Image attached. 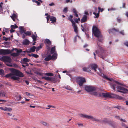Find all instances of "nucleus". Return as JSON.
I'll return each mask as SVG.
<instances>
[{"instance_id": "obj_46", "label": "nucleus", "mask_w": 128, "mask_h": 128, "mask_svg": "<svg viewBox=\"0 0 128 128\" xmlns=\"http://www.w3.org/2000/svg\"><path fill=\"white\" fill-rule=\"evenodd\" d=\"M4 73V70L2 69H0V74L2 75Z\"/></svg>"}, {"instance_id": "obj_7", "label": "nucleus", "mask_w": 128, "mask_h": 128, "mask_svg": "<svg viewBox=\"0 0 128 128\" xmlns=\"http://www.w3.org/2000/svg\"><path fill=\"white\" fill-rule=\"evenodd\" d=\"M76 80L77 83L80 86H82L83 83L86 82L85 79L80 77L77 78Z\"/></svg>"}, {"instance_id": "obj_32", "label": "nucleus", "mask_w": 128, "mask_h": 128, "mask_svg": "<svg viewBox=\"0 0 128 128\" xmlns=\"http://www.w3.org/2000/svg\"><path fill=\"white\" fill-rule=\"evenodd\" d=\"M12 76V73H10L6 74V76H5V77L7 78H8L10 77H11V78Z\"/></svg>"}, {"instance_id": "obj_12", "label": "nucleus", "mask_w": 128, "mask_h": 128, "mask_svg": "<svg viewBox=\"0 0 128 128\" xmlns=\"http://www.w3.org/2000/svg\"><path fill=\"white\" fill-rule=\"evenodd\" d=\"M0 109L1 110L6 111H11L12 110L11 108H8L6 107L3 108L2 107H1L0 108Z\"/></svg>"}, {"instance_id": "obj_35", "label": "nucleus", "mask_w": 128, "mask_h": 128, "mask_svg": "<svg viewBox=\"0 0 128 128\" xmlns=\"http://www.w3.org/2000/svg\"><path fill=\"white\" fill-rule=\"evenodd\" d=\"M0 96L2 97L6 96V94L4 92H0Z\"/></svg>"}, {"instance_id": "obj_16", "label": "nucleus", "mask_w": 128, "mask_h": 128, "mask_svg": "<svg viewBox=\"0 0 128 128\" xmlns=\"http://www.w3.org/2000/svg\"><path fill=\"white\" fill-rule=\"evenodd\" d=\"M90 67L92 69L94 70L95 72H96V69L97 68L98 66L96 64H92L90 66Z\"/></svg>"}, {"instance_id": "obj_41", "label": "nucleus", "mask_w": 128, "mask_h": 128, "mask_svg": "<svg viewBox=\"0 0 128 128\" xmlns=\"http://www.w3.org/2000/svg\"><path fill=\"white\" fill-rule=\"evenodd\" d=\"M40 123L44 125L45 126H46L47 124V123L46 122L43 121H41L40 122Z\"/></svg>"}, {"instance_id": "obj_2", "label": "nucleus", "mask_w": 128, "mask_h": 128, "mask_svg": "<svg viewBox=\"0 0 128 128\" xmlns=\"http://www.w3.org/2000/svg\"><path fill=\"white\" fill-rule=\"evenodd\" d=\"M94 96L102 97V96L105 98H114L116 99L120 100H122L124 98L118 95L114 94H110V93H98L97 92H93L92 94Z\"/></svg>"}, {"instance_id": "obj_10", "label": "nucleus", "mask_w": 128, "mask_h": 128, "mask_svg": "<svg viewBox=\"0 0 128 128\" xmlns=\"http://www.w3.org/2000/svg\"><path fill=\"white\" fill-rule=\"evenodd\" d=\"M87 20V17L86 15H84L83 16L82 18L81 19V22L82 23L86 22Z\"/></svg>"}, {"instance_id": "obj_58", "label": "nucleus", "mask_w": 128, "mask_h": 128, "mask_svg": "<svg viewBox=\"0 0 128 128\" xmlns=\"http://www.w3.org/2000/svg\"><path fill=\"white\" fill-rule=\"evenodd\" d=\"M12 55L13 56H16L17 54L15 53H14L12 54Z\"/></svg>"}, {"instance_id": "obj_49", "label": "nucleus", "mask_w": 128, "mask_h": 128, "mask_svg": "<svg viewBox=\"0 0 128 128\" xmlns=\"http://www.w3.org/2000/svg\"><path fill=\"white\" fill-rule=\"evenodd\" d=\"M117 22H119V23H120V22L121 21V19H120V18H117Z\"/></svg>"}, {"instance_id": "obj_28", "label": "nucleus", "mask_w": 128, "mask_h": 128, "mask_svg": "<svg viewBox=\"0 0 128 128\" xmlns=\"http://www.w3.org/2000/svg\"><path fill=\"white\" fill-rule=\"evenodd\" d=\"M55 50V46L52 47L51 49L50 54H54V52Z\"/></svg>"}, {"instance_id": "obj_45", "label": "nucleus", "mask_w": 128, "mask_h": 128, "mask_svg": "<svg viewBox=\"0 0 128 128\" xmlns=\"http://www.w3.org/2000/svg\"><path fill=\"white\" fill-rule=\"evenodd\" d=\"M34 57L35 58H37L39 56L37 54H33L32 56Z\"/></svg>"}, {"instance_id": "obj_55", "label": "nucleus", "mask_w": 128, "mask_h": 128, "mask_svg": "<svg viewBox=\"0 0 128 128\" xmlns=\"http://www.w3.org/2000/svg\"><path fill=\"white\" fill-rule=\"evenodd\" d=\"M126 3H122V8H125V5H126Z\"/></svg>"}, {"instance_id": "obj_25", "label": "nucleus", "mask_w": 128, "mask_h": 128, "mask_svg": "<svg viewBox=\"0 0 128 128\" xmlns=\"http://www.w3.org/2000/svg\"><path fill=\"white\" fill-rule=\"evenodd\" d=\"M23 44H24L25 45H28L29 44V41L28 40L26 39L24 41Z\"/></svg>"}, {"instance_id": "obj_57", "label": "nucleus", "mask_w": 128, "mask_h": 128, "mask_svg": "<svg viewBox=\"0 0 128 128\" xmlns=\"http://www.w3.org/2000/svg\"><path fill=\"white\" fill-rule=\"evenodd\" d=\"M35 3H36L37 4V5L38 6H39V5H40V2H38V1H36V2Z\"/></svg>"}, {"instance_id": "obj_21", "label": "nucleus", "mask_w": 128, "mask_h": 128, "mask_svg": "<svg viewBox=\"0 0 128 128\" xmlns=\"http://www.w3.org/2000/svg\"><path fill=\"white\" fill-rule=\"evenodd\" d=\"M43 46V44H40L39 45V46L38 47H37L36 48V51L37 52L40 49H41L42 48Z\"/></svg>"}, {"instance_id": "obj_22", "label": "nucleus", "mask_w": 128, "mask_h": 128, "mask_svg": "<svg viewBox=\"0 0 128 128\" xmlns=\"http://www.w3.org/2000/svg\"><path fill=\"white\" fill-rule=\"evenodd\" d=\"M44 60L46 61H48L50 60H52L51 55L49 54L47 57H46L44 59Z\"/></svg>"}, {"instance_id": "obj_63", "label": "nucleus", "mask_w": 128, "mask_h": 128, "mask_svg": "<svg viewBox=\"0 0 128 128\" xmlns=\"http://www.w3.org/2000/svg\"><path fill=\"white\" fill-rule=\"evenodd\" d=\"M84 14L87 15L88 16L89 15V14L88 13V12H84Z\"/></svg>"}, {"instance_id": "obj_40", "label": "nucleus", "mask_w": 128, "mask_h": 128, "mask_svg": "<svg viewBox=\"0 0 128 128\" xmlns=\"http://www.w3.org/2000/svg\"><path fill=\"white\" fill-rule=\"evenodd\" d=\"M93 14L95 15L96 17V18H98L99 16V14L98 12L97 14L95 12H94Z\"/></svg>"}, {"instance_id": "obj_15", "label": "nucleus", "mask_w": 128, "mask_h": 128, "mask_svg": "<svg viewBox=\"0 0 128 128\" xmlns=\"http://www.w3.org/2000/svg\"><path fill=\"white\" fill-rule=\"evenodd\" d=\"M72 26L74 27V31L76 33H77L78 32V28L77 26L76 25V24L75 22L74 23V24H72Z\"/></svg>"}, {"instance_id": "obj_52", "label": "nucleus", "mask_w": 128, "mask_h": 128, "mask_svg": "<svg viewBox=\"0 0 128 128\" xmlns=\"http://www.w3.org/2000/svg\"><path fill=\"white\" fill-rule=\"evenodd\" d=\"M83 70L84 71L87 72V68L84 67L82 68Z\"/></svg>"}, {"instance_id": "obj_17", "label": "nucleus", "mask_w": 128, "mask_h": 128, "mask_svg": "<svg viewBox=\"0 0 128 128\" xmlns=\"http://www.w3.org/2000/svg\"><path fill=\"white\" fill-rule=\"evenodd\" d=\"M119 30L118 29H116L114 28H113L109 30V32L110 34L111 32H118Z\"/></svg>"}, {"instance_id": "obj_29", "label": "nucleus", "mask_w": 128, "mask_h": 128, "mask_svg": "<svg viewBox=\"0 0 128 128\" xmlns=\"http://www.w3.org/2000/svg\"><path fill=\"white\" fill-rule=\"evenodd\" d=\"M11 79H13L15 80H19L20 79V78L16 76H12L11 78Z\"/></svg>"}, {"instance_id": "obj_42", "label": "nucleus", "mask_w": 128, "mask_h": 128, "mask_svg": "<svg viewBox=\"0 0 128 128\" xmlns=\"http://www.w3.org/2000/svg\"><path fill=\"white\" fill-rule=\"evenodd\" d=\"M68 8L66 7L64 8L63 10V12L66 13L67 12H68Z\"/></svg>"}, {"instance_id": "obj_54", "label": "nucleus", "mask_w": 128, "mask_h": 128, "mask_svg": "<svg viewBox=\"0 0 128 128\" xmlns=\"http://www.w3.org/2000/svg\"><path fill=\"white\" fill-rule=\"evenodd\" d=\"M47 20V22L48 23V21L49 20V19L50 18V16H48L47 17H46Z\"/></svg>"}, {"instance_id": "obj_20", "label": "nucleus", "mask_w": 128, "mask_h": 128, "mask_svg": "<svg viewBox=\"0 0 128 128\" xmlns=\"http://www.w3.org/2000/svg\"><path fill=\"white\" fill-rule=\"evenodd\" d=\"M36 49V46H33L32 47L30 48V50L29 51V52H34L35 51V50Z\"/></svg>"}, {"instance_id": "obj_14", "label": "nucleus", "mask_w": 128, "mask_h": 128, "mask_svg": "<svg viewBox=\"0 0 128 128\" xmlns=\"http://www.w3.org/2000/svg\"><path fill=\"white\" fill-rule=\"evenodd\" d=\"M19 28L20 32V34H22L23 33H24L26 31V30H24L23 26H20Z\"/></svg>"}, {"instance_id": "obj_64", "label": "nucleus", "mask_w": 128, "mask_h": 128, "mask_svg": "<svg viewBox=\"0 0 128 128\" xmlns=\"http://www.w3.org/2000/svg\"><path fill=\"white\" fill-rule=\"evenodd\" d=\"M25 82L27 85H28L29 82L28 81L26 80L25 81Z\"/></svg>"}, {"instance_id": "obj_33", "label": "nucleus", "mask_w": 128, "mask_h": 128, "mask_svg": "<svg viewBox=\"0 0 128 128\" xmlns=\"http://www.w3.org/2000/svg\"><path fill=\"white\" fill-rule=\"evenodd\" d=\"M45 75L47 76H53L54 74L52 73L48 72L45 73Z\"/></svg>"}, {"instance_id": "obj_62", "label": "nucleus", "mask_w": 128, "mask_h": 128, "mask_svg": "<svg viewBox=\"0 0 128 128\" xmlns=\"http://www.w3.org/2000/svg\"><path fill=\"white\" fill-rule=\"evenodd\" d=\"M49 5L50 6H52L54 5V4L53 2H52Z\"/></svg>"}, {"instance_id": "obj_44", "label": "nucleus", "mask_w": 128, "mask_h": 128, "mask_svg": "<svg viewBox=\"0 0 128 128\" xmlns=\"http://www.w3.org/2000/svg\"><path fill=\"white\" fill-rule=\"evenodd\" d=\"M90 68V66H89L88 68H87V72H90V71L91 70L90 69L91 68Z\"/></svg>"}, {"instance_id": "obj_9", "label": "nucleus", "mask_w": 128, "mask_h": 128, "mask_svg": "<svg viewBox=\"0 0 128 128\" xmlns=\"http://www.w3.org/2000/svg\"><path fill=\"white\" fill-rule=\"evenodd\" d=\"M11 53V51L9 49H0V54L4 55L10 54Z\"/></svg>"}, {"instance_id": "obj_11", "label": "nucleus", "mask_w": 128, "mask_h": 128, "mask_svg": "<svg viewBox=\"0 0 128 128\" xmlns=\"http://www.w3.org/2000/svg\"><path fill=\"white\" fill-rule=\"evenodd\" d=\"M97 38V40L98 41L101 42H102L103 40V37L100 34L98 36H96Z\"/></svg>"}, {"instance_id": "obj_27", "label": "nucleus", "mask_w": 128, "mask_h": 128, "mask_svg": "<svg viewBox=\"0 0 128 128\" xmlns=\"http://www.w3.org/2000/svg\"><path fill=\"white\" fill-rule=\"evenodd\" d=\"M23 64H27V62H29L28 60L26 58H24L23 59Z\"/></svg>"}, {"instance_id": "obj_1", "label": "nucleus", "mask_w": 128, "mask_h": 128, "mask_svg": "<svg viewBox=\"0 0 128 128\" xmlns=\"http://www.w3.org/2000/svg\"><path fill=\"white\" fill-rule=\"evenodd\" d=\"M124 86V85L116 81H114L112 84H111V88L114 90H116L117 92L124 94L128 92V90L122 86Z\"/></svg>"}, {"instance_id": "obj_50", "label": "nucleus", "mask_w": 128, "mask_h": 128, "mask_svg": "<svg viewBox=\"0 0 128 128\" xmlns=\"http://www.w3.org/2000/svg\"><path fill=\"white\" fill-rule=\"evenodd\" d=\"M121 34L123 35H124V30H122L121 31H120L119 32Z\"/></svg>"}, {"instance_id": "obj_26", "label": "nucleus", "mask_w": 128, "mask_h": 128, "mask_svg": "<svg viewBox=\"0 0 128 128\" xmlns=\"http://www.w3.org/2000/svg\"><path fill=\"white\" fill-rule=\"evenodd\" d=\"M102 76L104 78L108 80L111 81V80L112 79H110V78H108L106 75H104L103 74H102Z\"/></svg>"}, {"instance_id": "obj_48", "label": "nucleus", "mask_w": 128, "mask_h": 128, "mask_svg": "<svg viewBox=\"0 0 128 128\" xmlns=\"http://www.w3.org/2000/svg\"><path fill=\"white\" fill-rule=\"evenodd\" d=\"M3 40H4L6 41H7L8 40V38H6V37L4 36L3 37Z\"/></svg>"}, {"instance_id": "obj_19", "label": "nucleus", "mask_w": 128, "mask_h": 128, "mask_svg": "<svg viewBox=\"0 0 128 128\" xmlns=\"http://www.w3.org/2000/svg\"><path fill=\"white\" fill-rule=\"evenodd\" d=\"M57 54L54 53L52 55V56H51V57L52 60H56L57 58Z\"/></svg>"}, {"instance_id": "obj_36", "label": "nucleus", "mask_w": 128, "mask_h": 128, "mask_svg": "<svg viewBox=\"0 0 128 128\" xmlns=\"http://www.w3.org/2000/svg\"><path fill=\"white\" fill-rule=\"evenodd\" d=\"M10 27L12 29H15L16 28H18V26L16 25L15 24V25H11L10 26Z\"/></svg>"}, {"instance_id": "obj_34", "label": "nucleus", "mask_w": 128, "mask_h": 128, "mask_svg": "<svg viewBox=\"0 0 128 128\" xmlns=\"http://www.w3.org/2000/svg\"><path fill=\"white\" fill-rule=\"evenodd\" d=\"M32 37L34 41H35L36 40V36L34 34L32 35Z\"/></svg>"}, {"instance_id": "obj_23", "label": "nucleus", "mask_w": 128, "mask_h": 128, "mask_svg": "<svg viewBox=\"0 0 128 128\" xmlns=\"http://www.w3.org/2000/svg\"><path fill=\"white\" fill-rule=\"evenodd\" d=\"M107 123L110 126H111L113 127H114V122H113L108 120Z\"/></svg>"}, {"instance_id": "obj_38", "label": "nucleus", "mask_w": 128, "mask_h": 128, "mask_svg": "<svg viewBox=\"0 0 128 128\" xmlns=\"http://www.w3.org/2000/svg\"><path fill=\"white\" fill-rule=\"evenodd\" d=\"M22 98V97L20 96H16V98L18 100H20Z\"/></svg>"}, {"instance_id": "obj_53", "label": "nucleus", "mask_w": 128, "mask_h": 128, "mask_svg": "<svg viewBox=\"0 0 128 128\" xmlns=\"http://www.w3.org/2000/svg\"><path fill=\"white\" fill-rule=\"evenodd\" d=\"M50 81L52 82H54L55 81V79L51 77L50 79Z\"/></svg>"}, {"instance_id": "obj_13", "label": "nucleus", "mask_w": 128, "mask_h": 128, "mask_svg": "<svg viewBox=\"0 0 128 128\" xmlns=\"http://www.w3.org/2000/svg\"><path fill=\"white\" fill-rule=\"evenodd\" d=\"M50 20L51 21V23L52 24H54L56 22V18L54 17L51 16L50 18Z\"/></svg>"}, {"instance_id": "obj_60", "label": "nucleus", "mask_w": 128, "mask_h": 128, "mask_svg": "<svg viewBox=\"0 0 128 128\" xmlns=\"http://www.w3.org/2000/svg\"><path fill=\"white\" fill-rule=\"evenodd\" d=\"M124 44L126 46L128 47V42H124Z\"/></svg>"}, {"instance_id": "obj_43", "label": "nucleus", "mask_w": 128, "mask_h": 128, "mask_svg": "<svg viewBox=\"0 0 128 128\" xmlns=\"http://www.w3.org/2000/svg\"><path fill=\"white\" fill-rule=\"evenodd\" d=\"M98 9L99 10L98 12H102L104 10V9L103 8H101L100 7H98Z\"/></svg>"}, {"instance_id": "obj_56", "label": "nucleus", "mask_w": 128, "mask_h": 128, "mask_svg": "<svg viewBox=\"0 0 128 128\" xmlns=\"http://www.w3.org/2000/svg\"><path fill=\"white\" fill-rule=\"evenodd\" d=\"M15 31V30H13V29L12 28H11L10 30V32L11 33L14 32Z\"/></svg>"}, {"instance_id": "obj_5", "label": "nucleus", "mask_w": 128, "mask_h": 128, "mask_svg": "<svg viewBox=\"0 0 128 128\" xmlns=\"http://www.w3.org/2000/svg\"><path fill=\"white\" fill-rule=\"evenodd\" d=\"M97 87L91 86H86L85 87V90L88 92H91L92 94L93 92L97 91Z\"/></svg>"}, {"instance_id": "obj_51", "label": "nucleus", "mask_w": 128, "mask_h": 128, "mask_svg": "<svg viewBox=\"0 0 128 128\" xmlns=\"http://www.w3.org/2000/svg\"><path fill=\"white\" fill-rule=\"evenodd\" d=\"M26 64L25 65H24V64H22V66L24 68L26 67V66H28V63L27 64Z\"/></svg>"}, {"instance_id": "obj_39", "label": "nucleus", "mask_w": 128, "mask_h": 128, "mask_svg": "<svg viewBox=\"0 0 128 128\" xmlns=\"http://www.w3.org/2000/svg\"><path fill=\"white\" fill-rule=\"evenodd\" d=\"M11 17L12 18H17V16L16 15L14 14H13L12 16H11Z\"/></svg>"}, {"instance_id": "obj_24", "label": "nucleus", "mask_w": 128, "mask_h": 128, "mask_svg": "<svg viewBox=\"0 0 128 128\" xmlns=\"http://www.w3.org/2000/svg\"><path fill=\"white\" fill-rule=\"evenodd\" d=\"M72 12L73 13H74V15L76 16V17H78V12L76 10V9L74 8L72 10Z\"/></svg>"}, {"instance_id": "obj_4", "label": "nucleus", "mask_w": 128, "mask_h": 128, "mask_svg": "<svg viewBox=\"0 0 128 128\" xmlns=\"http://www.w3.org/2000/svg\"><path fill=\"white\" fill-rule=\"evenodd\" d=\"M10 70L13 74V76L15 75L20 77L24 76L23 73L18 70L12 68L10 69Z\"/></svg>"}, {"instance_id": "obj_37", "label": "nucleus", "mask_w": 128, "mask_h": 128, "mask_svg": "<svg viewBox=\"0 0 128 128\" xmlns=\"http://www.w3.org/2000/svg\"><path fill=\"white\" fill-rule=\"evenodd\" d=\"M24 34L30 36L31 35V32L29 31H28L26 32H25Z\"/></svg>"}, {"instance_id": "obj_8", "label": "nucleus", "mask_w": 128, "mask_h": 128, "mask_svg": "<svg viewBox=\"0 0 128 128\" xmlns=\"http://www.w3.org/2000/svg\"><path fill=\"white\" fill-rule=\"evenodd\" d=\"M0 60L4 62H7L10 63L11 62V59L8 56H4L0 57Z\"/></svg>"}, {"instance_id": "obj_47", "label": "nucleus", "mask_w": 128, "mask_h": 128, "mask_svg": "<svg viewBox=\"0 0 128 128\" xmlns=\"http://www.w3.org/2000/svg\"><path fill=\"white\" fill-rule=\"evenodd\" d=\"M16 52L17 53H20L22 52V49L17 50Z\"/></svg>"}, {"instance_id": "obj_31", "label": "nucleus", "mask_w": 128, "mask_h": 128, "mask_svg": "<svg viewBox=\"0 0 128 128\" xmlns=\"http://www.w3.org/2000/svg\"><path fill=\"white\" fill-rule=\"evenodd\" d=\"M50 78L48 76H44L42 77V78L47 80L50 81Z\"/></svg>"}, {"instance_id": "obj_18", "label": "nucleus", "mask_w": 128, "mask_h": 128, "mask_svg": "<svg viewBox=\"0 0 128 128\" xmlns=\"http://www.w3.org/2000/svg\"><path fill=\"white\" fill-rule=\"evenodd\" d=\"M73 16L72 15H70V16L68 18V20L70 21L72 24H74L75 22L74 21L72 20Z\"/></svg>"}, {"instance_id": "obj_3", "label": "nucleus", "mask_w": 128, "mask_h": 128, "mask_svg": "<svg viewBox=\"0 0 128 128\" xmlns=\"http://www.w3.org/2000/svg\"><path fill=\"white\" fill-rule=\"evenodd\" d=\"M79 116L80 117L92 120L94 121H96L98 122L107 123V122L108 120L106 118L103 119L101 120H100L98 119L94 118L93 116H88L83 114H79Z\"/></svg>"}, {"instance_id": "obj_59", "label": "nucleus", "mask_w": 128, "mask_h": 128, "mask_svg": "<svg viewBox=\"0 0 128 128\" xmlns=\"http://www.w3.org/2000/svg\"><path fill=\"white\" fill-rule=\"evenodd\" d=\"M114 108H116L119 109H120L121 108L120 106H115Z\"/></svg>"}, {"instance_id": "obj_61", "label": "nucleus", "mask_w": 128, "mask_h": 128, "mask_svg": "<svg viewBox=\"0 0 128 128\" xmlns=\"http://www.w3.org/2000/svg\"><path fill=\"white\" fill-rule=\"evenodd\" d=\"M6 32H8V30L7 28H5V30H4Z\"/></svg>"}, {"instance_id": "obj_6", "label": "nucleus", "mask_w": 128, "mask_h": 128, "mask_svg": "<svg viewBox=\"0 0 128 128\" xmlns=\"http://www.w3.org/2000/svg\"><path fill=\"white\" fill-rule=\"evenodd\" d=\"M92 32L95 36H98L100 34V32L98 28L94 25L92 26Z\"/></svg>"}, {"instance_id": "obj_30", "label": "nucleus", "mask_w": 128, "mask_h": 128, "mask_svg": "<svg viewBox=\"0 0 128 128\" xmlns=\"http://www.w3.org/2000/svg\"><path fill=\"white\" fill-rule=\"evenodd\" d=\"M46 42L50 46L51 44V42L50 40L48 39H46L45 40Z\"/></svg>"}]
</instances>
